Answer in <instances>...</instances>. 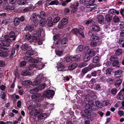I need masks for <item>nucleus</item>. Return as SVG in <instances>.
I'll list each match as a JSON object with an SVG mask.
<instances>
[{
  "mask_svg": "<svg viewBox=\"0 0 124 124\" xmlns=\"http://www.w3.org/2000/svg\"><path fill=\"white\" fill-rule=\"evenodd\" d=\"M109 103V101H105L103 102V105L104 106H107Z\"/></svg>",
  "mask_w": 124,
  "mask_h": 124,
  "instance_id": "bf43d9fd",
  "label": "nucleus"
},
{
  "mask_svg": "<svg viewBox=\"0 0 124 124\" xmlns=\"http://www.w3.org/2000/svg\"><path fill=\"white\" fill-rule=\"evenodd\" d=\"M9 20L8 19H6L3 20L2 22V24H3L5 25H7L9 23Z\"/></svg>",
  "mask_w": 124,
  "mask_h": 124,
  "instance_id": "3c124183",
  "label": "nucleus"
},
{
  "mask_svg": "<svg viewBox=\"0 0 124 124\" xmlns=\"http://www.w3.org/2000/svg\"><path fill=\"white\" fill-rule=\"evenodd\" d=\"M52 20V19L51 17H49L47 19V25L50 27H52L53 24Z\"/></svg>",
  "mask_w": 124,
  "mask_h": 124,
  "instance_id": "a211bd4d",
  "label": "nucleus"
},
{
  "mask_svg": "<svg viewBox=\"0 0 124 124\" xmlns=\"http://www.w3.org/2000/svg\"><path fill=\"white\" fill-rule=\"evenodd\" d=\"M33 26H34L32 25L30 26L28 25H27L25 28V30L27 31L29 30L30 32H31L33 29Z\"/></svg>",
  "mask_w": 124,
  "mask_h": 124,
  "instance_id": "5701e85b",
  "label": "nucleus"
},
{
  "mask_svg": "<svg viewBox=\"0 0 124 124\" xmlns=\"http://www.w3.org/2000/svg\"><path fill=\"white\" fill-rule=\"evenodd\" d=\"M120 28L121 29H123L124 28V23L123 22H122L120 24Z\"/></svg>",
  "mask_w": 124,
  "mask_h": 124,
  "instance_id": "69168bd1",
  "label": "nucleus"
},
{
  "mask_svg": "<svg viewBox=\"0 0 124 124\" xmlns=\"http://www.w3.org/2000/svg\"><path fill=\"white\" fill-rule=\"evenodd\" d=\"M88 68L86 67L82 70V72L84 74H85L88 71Z\"/></svg>",
  "mask_w": 124,
  "mask_h": 124,
  "instance_id": "5fc2aeb1",
  "label": "nucleus"
},
{
  "mask_svg": "<svg viewBox=\"0 0 124 124\" xmlns=\"http://www.w3.org/2000/svg\"><path fill=\"white\" fill-rule=\"evenodd\" d=\"M86 7L87 8H94L97 7V5L95 4H92L91 5H87Z\"/></svg>",
  "mask_w": 124,
  "mask_h": 124,
  "instance_id": "4c0bfd02",
  "label": "nucleus"
},
{
  "mask_svg": "<svg viewBox=\"0 0 124 124\" xmlns=\"http://www.w3.org/2000/svg\"><path fill=\"white\" fill-rule=\"evenodd\" d=\"M19 19L18 18H16L14 19V23L15 25L17 26L19 23Z\"/></svg>",
  "mask_w": 124,
  "mask_h": 124,
  "instance_id": "e433bc0d",
  "label": "nucleus"
},
{
  "mask_svg": "<svg viewBox=\"0 0 124 124\" xmlns=\"http://www.w3.org/2000/svg\"><path fill=\"white\" fill-rule=\"evenodd\" d=\"M100 58L99 57L96 56L93 59V62L94 63H96L99 62Z\"/></svg>",
  "mask_w": 124,
  "mask_h": 124,
  "instance_id": "ea45409f",
  "label": "nucleus"
},
{
  "mask_svg": "<svg viewBox=\"0 0 124 124\" xmlns=\"http://www.w3.org/2000/svg\"><path fill=\"white\" fill-rule=\"evenodd\" d=\"M60 35L59 34H58L55 35L53 37V39L54 40H55L58 39L60 37Z\"/></svg>",
  "mask_w": 124,
  "mask_h": 124,
  "instance_id": "0e129e2a",
  "label": "nucleus"
},
{
  "mask_svg": "<svg viewBox=\"0 0 124 124\" xmlns=\"http://www.w3.org/2000/svg\"><path fill=\"white\" fill-rule=\"evenodd\" d=\"M36 14L35 13H33L31 15V20L34 23L33 24L35 27L37 26L38 24L39 21L36 20Z\"/></svg>",
  "mask_w": 124,
  "mask_h": 124,
  "instance_id": "423d86ee",
  "label": "nucleus"
},
{
  "mask_svg": "<svg viewBox=\"0 0 124 124\" xmlns=\"http://www.w3.org/2000/svg\"><path fill=\"white\" fill-rule=\"evenodd\" d=\"M123 72V71L121 70H119L116 71L114 72L115 77L118 78L121 77Z\"/></svg>",
  "mask_w": 124,
  "mask_h": 124,
  "instance_id": "1a4fd4ad",
  "label": "nucleus"
},
{
  "mask_svg": "<svg viewBox=\"0 0 124 124\" xmlns=\"http://www.w3.org/2000/svg\"><path fill=\"white\" fill-rule=\"evenodd\" d=\"M105 18L107 21H110L111 20L112 17L110 14H107L105 16Z\"/></svg>",
  "mask_w": 124,
  "mask_h": 124,
  "instance_id": "f704fd0d",
  "label": "nucleus"
},
{
  "mask_svg": "<svg viewBox=\"0 0 124 124\" xmlns=\"http://www.w3.org/2000/svg\"><path fill=\"white\" fill-rule=\"evenodd\" d=\"M69 11L70 10L68 8H66L64 9V12L65 14L69 13Z\"/></svg>",
  "mask_w": 124,
  "mask_h": 124,
  "instance_id": "338daca9",
  "label": "nucleus"
},
{
  "mask_svg": "<svg viewBox=\"0 0 124 124\" xmlns=\"http://www.w3.org/2000/svg\"><path fill=\"white\" fill-rule=\"evenodd\" d=\"M84 50L86 54L91 57L94 56L96 54L94 50L93 49H90L88 46H85Z\"/></svg>",
  "mask_w": 124,
  "mask_h": 124,
  "instance_id": "20e7f679",
  "label": "nucleus"
},
{
  "mask_svg": "<svg viewBox=\"0 0 124 124\" xmlns=\"http://www.w3.org/2000/svg\"><path fill=\"white\" fill-rule=\"evenodd\" d=\"M119 18L117 16H115L113 18V21L115 23H118L119 21Z\"/></svg>",
  "mask_w": 124,
  "mask_h": 124,
  "instance_id": "603ef678",
  "label": "nucleus"
},
{
  "mask_svg": "<svg viewBox=\"0 0 124 124\" xmlns=\"http://www.w3.org/2000/svg\"><path fill=\"white\" fill-rule=\"evenodd\" d=\"M9 35L10 38H13V40H15L16 36L14 32L13 31H11L9 33Z\"/></svg>",
  "mask_w": 124,
  "mask_h": 124,
  "instance_id": "b1692460",
  "label": "nucleus"
},
{
  "mask_svg": "<svg viewBox=\"0 0 124 124\" xmlns=\"http://www.w3.org/2000/svg\"><path fill=\"white\" fill-rule=\"evenodd\" d=\"M87 63L84 62H81L80 63L78 67L80 68H82L87 66Z\"/></svg>",
  "mask_w": 124,
  "mask_h": 124,
  "instance_id": "c03bdc74",
  "label": "nucleus"
},
{
  "mask_svg": "<svg viewBox=\"0 0 124 124\" xmlns=\"http://www.w3.org/2000/svg\"><path fill=\"white\" fill-rule=\"evenodd\" d=\"M99 37L94 35L91 37L90 40H91L96 41V42H99Z\"/></svg>",
  "mask_w": 124,
  "mask_h": 124,
  "instance_id": "6ab92c4d",
  "label": "nucleus"
},
{
  "mask_svg": "<svg viewBox=\"0 0 124 124\" xmlns=\"http://www.w3.org/2000/svg\"><path fill=\"white\" fill-rule=\"evenodd\" d=\"M91 45L92 46H96L97 44V43L96 41L91 40Z\"/></svg>",
  "mask_w": 124,
  "mask_h": 124,
  "instance_id": "13d9d810",
  "label": "nucleus"
},
{
  "mask_svg": "<svg viewBox=\"0 0 124 124\" xmlns=\"http://www.w3.org/2000/svg\"><path fill=\"white\" fill-rule=\"evenodd\" d=\"M117 97L118 99L120 100H122L123 99V95L120 93H118Z\"/></svg>",
  "mask_w": 124,
  "mask_h": 124,
  "instance_id": "09e8293b",
  "label": "nucleus"
},
{
  "mask_svg": "<svg viewBox=\"0 0 124 124\" xmlns=\"http://www.w3.org/2000/svg\"><path fill=\"white\" fill-rule=\"evenodd\" d=\"M5 96L6 95L3 92L1 93L0 94V96L1 98L2 99H4Z\"/></svg>",
  "mask_w": 124,
  "mask_h": 124,
  "instance_id": "774afa93",
  "label": "nucleus"
},
{
  "mask_svg": "<svg viewBox=\"0 0 124 124\" xmlns=\"http://www.w3.org/2000/svg\"><path fill=\"white\" fill-rule=\"evenodd\" d=\"M54 94V91L52 90H47L43 93V95L48 98L52 97Z\"/></svg>",
  "mask_w": 124,
  "mask_h": 124,
  "instance_id": "39448f33",
  "label": "nucleus"
},
{
  "mask_svg": "<svg viewBox=\"0 0 124 124\" xmlns=\"http://www.w3.org/2000/svg\"><path fill=\"white\" fill-rule=\"evenodd\" d=\"M42 109H39V108L37 107L31 111L30 113L32 116H38V119L41 120L47 117V114L46 113H42Z\"/></svg>",
  "mask_w": 124,
  "mask_h": 124,
  "instance_id": "f257e3e1",
  "label": "nucleus"
},
{
  "mask_svg": "<svg viewBox=\"0 0 124 124\" xmlns=\"http://www.w3.org/2000/svg\"><path fill=\"white\" fill-rule=\"evenodd\" d=\"M38 67V66L35 64H31L29 65L28 67V70H31L33 69L34 68H36Z\"/></svg>",
  "mask_w": 124,
  "mask_h": 124,
  "instance_id": "c9c22d12",
  "label": "nucleus"
},
{
  "mask_svg": "<svg viewBox=\"0 0 124 124\" xmlns=\"http://www.w3.org/2000/svg\"><path fill=\"white\" fill-rule=\"evenodd\" d=\"M83 45H81L78 46L76 50L77 53H79L83 50Z\"/></svg>",
  "mask_w": 124,
  "mask_h": 124,
  "instance_id": "bb28decb",
  "label": "nucleus"
},
{
  "mask_svg": "<svg viewBox=\"0 0 124 124\" xmlns=\"http://www.w3.org/2000/svg\"><path fill=\"white\" fill-rule=\"evenodd\" d=\"M31 38V34L27 33L25 35V39L26 40H29Z\"/></svg>",
  "mask_w": 124,
  "mask_h": 124,
  "instance_id": "37998d69",
  "label": "nucleus"
},
{
  "mask_svg": "<svg viewBox=\"0 0 124 124\" xmlns=\"http://www.w3.org/2000/svg\"><path fill=\"white\" fill-rule=\"evenodd\" d=\"M26 2V0H18L17 2L19 5H24Z\"/></svg>",
  "mask_w": 124,
  "mask_h": 124,
  "instance_id": "2f4dec72",
  "label": "nucleus"
},
{
  "mask_svg": "<svg viewBox=\"0 0 124 124\" xmlns=\"http://www.w3.org/2000/svg\"><path fill=\"white\" fill-rule=\"evenodd\" d=\"M62 51L57 50L56 51V53L57 55L59 56H61L62 55Z\"/></svg>",
  "mask_w": 124,
  "mask_h": 124,
  "instance_id": "4d7b16f0",
  "label": "nucleus"
},
{
  "mask_svg": "<svg viewBox=\"0 0 124 124\" xmlns=\"http://www.w3.org/2000/svg\"><path fill=\"white\" fill-rule=\"evenodd\" d=\"M78 66V65L76 63H73L70 65L68 67L69 70H72L75 69Z\"/></svg>",
  "mask_w": 124,
  "mask_h": 124,
  "instance_id": "aec40b11",
  "label": "nucleus"
},
{
  "mask_svg": "<svg viewBox=\"0 0 124 124\" xmlns=\"http://www.w3.org/2000/svg\"><path fill=\"white\" fill-rule=\"evenodd\" d=\"M72 31L73 33L77 35L80 33V31L78 29L76 28L73 29L72 30Z\"/></svg>",
  "mask_w": 124,
  "mask_h": 124,
  "instance_id": "7c9ffc66",
  "label": "nucleus"
},
{
  "mask_svg": "<svg viewBox=\"0 0 124 124\" xmlns=\"http://www.w3.org/2000/svg\"><path fill=\"white\" fill-rule=\"evenodd\" d=\"M94 105L93 102L92 101H89L88 104H86L85 106V108H88V109L90 110H92V108Z\"/></svg>",
  "mask_w": 124,
  "mask_h": 124,
  "instance_id": "9d476101",
  "label": "nucleus"
},
{
  "mask_svg": "<svg viewBox=\"0 0 124 124\" xmlns=\"http://www.w3.org/2000/svg\"><path fill=\"white\" fill-rule=\"evenodd\" d=\"M117 58L116 55H112L110 57V60L111 61H114L117 60Z\"/></svg>",
  "mask_w": 124,
  "mask_h": 124,
  "instance_id": "a18cd8bd",
  "label": "nucleus"
},
{
  "mask_svg": "<svg viewBox=\"0 0 124 124\" xmlns=\"http://www.w3.org/2000/svg\"><path fill=\"white\" fill-rule=\"evenodd\" d=\"M44 30L42 28H39L38 29L37 31H34L32 34L34 35H36L38 37H39L40 36L41 33L44 34Z\"/></svg>",
  "mask_w": 124,
  "mask_h": 124,
  "instance_id": "0eeeda50",
  "label": "nucleus"
},
{
  "mask_svg": "<svg viewBox=\"0 0 124 124\" xmlns=\"http://www.w3.org/2000/svg\"><path fill=\"white\" fill-rule=\"evenodd\" d=\"M46 23V20L45 18L41 19L40 21V24L42 26H44Z\"/></svg>",
  "mask_w": 124,
  "mask_h": 124,
  "instance_id": "4be33fe9",
  "label": "nucleus"
},
{
  "mask_svg": "<svg viewBox=\"0 0 124 124\" xmlns=\"http://www.w3.org/2000/svg\"><path fill=\"white\" fill-rule=\"evenodd\" d=\"M68 20L66 18H63L61 21V23L63 25L66 24L68 22Z\"/></svg>",
  "mask_w": 124,
  "mask_h": 124,
  "instance_id": "393cba45",
  "label": "nucleus"
},
{
  "mask_svg": "<svg viewBox=\"0 0 124 124\" xmlns=\"http://www.w3.org/2000/svg\"><path fill=\"white\" fill-rule=\"evenodd\" d=\"M119 62L118 61L116 60L114 61L113 63V65L114 66H117L119 63Z\"/></svg>",
  "mask_w": 124,
  "mask_h": 124,
  "instance_id": "052dcab7",
  "label": "nucleus"
},
{
  "mask_svg": "<svg viewBox=\"0 0 124 124\" xmlns=\"http://www.w3.org/2000/svg\"><path fill=\"white\" fill-rule=\"evenodd\" d=\"M26 63V62L25 61H23L20 62V65L21 66H25Z\"/></svg>",
  "mask_w": 124,
  "mask_h": 124,
  "instance_id": "680f3d73",
  "label": "nucleus"
},
{
  "mask_svg": "<svg viewBox=\"0 0 124 124\" xmlns=\"http://www.w3.org/2000/svg\"><path fill=\"white\" fill-rule=\"evenodd\" d=\"M122 52V50L121 49H117L115 52L116 54L117 55H120Z\"/></svg>",
  "mask_w": 124,
  "mask_h": 124,
  "instance_id": "58836bf2",
  "label": "nucleus"
},
{
  "mask_svg": "<svg viewBox=\"0 0 124 124\" xmlns=\"http://www.w3.org/2000/svg\"><path fill=\"white\" fill-rule=\"evenodd\" d=\"M22 50L26 51L28 50H30L31 48V47L29 46L28 44H25L22 45L21 46Z\"/></svg>",
  "mask_w": 124,
  "mask_h": 124,
  "instance_id": "9b49d317",
  "label": "nucleus"
},
{
  "mask_svg": "<svg viewBox=\"0 0 124 124\" xmlns=\"http://www.w3.org/2000/svg\"><path fill=\"white\" fill-rule=\"evenodd\" d=\"M43 75L42 74H39L37 77L34 82L32 83L33 85H35L41 83L43 80L44 79Z\"/></svg>",
  "mask_w": 124,
  "mask_h": 124,
  "instance_id": "7ed1b4c3",
  "label": "nucleus"
},
{
  "mask_svg": "<svg viewBox=\"0 0 124 124\" xmlns=\"http://www.w3.org/2000/svg\"><path fill=\"white\" fill-rule=\"evenodd\" d=\"M97 19L98 22L100 24H101L104 21V18L103 16L101 15L98 16Z\"/></svg>",
  "mask_w": 124,
  "mask_h": 124,
  "instance_id": "dca6fc26",
  "label": "nucleus"
},
{
  "mask_svg": "<svg viewBox=\"0 0 124 124\" xmlns=\"http://www.w3.org/2000/svg\"><path fill=\"white\" fill-rule=\"evenodd\" d=\"M59 3V2L57 0H55L51 1L49 3L50 5H58Z\"/></svg>",
  "mask_w": 124,
  "mask_h": 124,
  "instance_id": "79ce46f5",
  "label": "nucleus"
},
{
  "mask_svg": "<svg viewBox=\"0 0 124 124\" xmlns=\"http://www.w3.org/2000/svg\"><path fill=\"white\" fill-rule=\"evenodd\" d=\"M36 53L35 51H34L31 50V48L30 50H28L27 51L26 53L28 55H32Z\"/></svg>",
  "mask_w": 124,
  "mask_h": 124,
  "instance_id": "a878e982",
  "label": "nucleus"
},
{
  "mask_svg": "<svg viewBox=\"0 0 124 124\" xmlns=\"http://www.w3.org/2000/svg\"><path fill=\"white\" fill-rule=\"evenodd\" d=\"M8 54L6 52H0V56L5 57L8 56Z\"/></svg>",
  "mask_w": 124,
  "mask_h": 124,
  "instance_id": "72a5a7b5",
  "label": "nucleus"
},
{
  "mask_svg": "<svg viewBox=\"0 0 124 124\" xmlns=\"http://www.w3.org/2000/svg\"><path fill=\"white\" fill-rule=\"evenodd\" d=\"M96 105L97 107L101 108L102 107V104L100 101H96L95 102Z\"/></svg>",
  "mask_w": 124,
  "mask_h": 124,
  "instance_id": "a19ab883",
  "label": "nucleus"
},
{
  "mask_svg": "<svg viewBox=\"0 0 124 124\" xmlns=\"http://www.w3.org/2000/svg\"><path fill=\"white\" fill-rule=\"evenodd\" d=\"M60 17H55L54 19V23H57L59 20Z\"/></svg>",
  "mask_w": 124,
  "mask_h": 124,
  "instance_id": "864d4df0",
  "label": "nucleus"
},
{
  "mask_svg": "<svg viewBox=\"0 0 124 124\" xmlns=\"http://www.w3.org/2000/svg\"><path fill=\"white\" fill-rule=\"evenodd\" d=\"M73 57L74 56H73L66 57V61L67 62H70L72 61H73L74 60Z\"/></svg>",
  "mask_w": 124,
  "mask_h": 124,
  "instance_id": "cd10ccee",
  "label": "nucleus"
},
{
  "mask_svg": "<svg viewBox=\"0 0 124 124\" xmlns=\"http://www.w3.org/2000/svg\"><path fill=\"white\" fill-rule=\"evenodd\" d=\"M87 108H86L84 110L85 113L88 116H91V112L87 109Z\"/></svg>",
  "mask_w": 124,
  "mask_h": 124,
  "instance_id": "8fccbe9b",
  "label": "nucleus"
},
{
  "mask_svg": "<svg viewBox=\"0 0 124 124\" xmlns=\"http://www.w3.org/2000/svg\"><path fill=\"white\" fill-rule=\"evenodd\" d=\"M112 71V69L110 68H108L107 70H106L104 72L107 75L108 74H111V72Z\"/></svg>",
  "mask_w": 124,
  "mask_h": 124,
  "instance_id": "de8ad7c7",
  "label": "nucleus"
},
{
  "mask_svg": "<svg viewBox=\"0 0 124 124\" xmlns=\"http://www.w3.org/2000/svg\"><path fill=\"white\" fill-rule=\"evenodd\" d=\"M111 93L112 94H114L117 92V90L116 89H113L111 90Z\"/></svg>",
  "mask_w": 124,
  "mask_h": 124,
  "instance_id": "e2e57ef3",
  "label": "nucleus"
},
{
  "mask_svg": "<svg viewBox=\"0 0 124 124\" xmlns=\"http://www.w3.org/2000/svg\"><path fill=\"white\" fill-rule=\"evenodd\" d=\"M122 82V79H117L115 82L114 85L116 87H118L121 85Z\"/></svg>",
  "mask_w": 124,
  "mask_h": 124,
  "instance_id": "2eb2a0df",
  "label": "nucleus"
},
{
  "mask_svg": "<svg viewBox=\"0 0 124 124\" xmlns=\"http://www.w3.org/2000/svg\"><path fill=\"white\" fill-rule=\"evenodd\" d=\"M32 39L33 40V41L34 42L38 43L39 45H41L42 44V42L40 41L39 39L35 36H33Z\"/></svg>",
  "mask_w": 124,
  "mask_h": 124,
  "instance_id": "f3484780",
  "label": "nucleus"
},
{
  "mask_svg": "<svg viewBox=\"0 0 124 124\" xmlns=\"http://www.w3.org/2000/svg\"><path fill=\"white\" fill-rule=\"evenodd\" d=\"M74 60H79L81 57V55L80 54H77L75 56H73Z\"/></svg>",
  "mask_w": 124,
  "mask_h": 124,
  "instance_id": "49530a36",
  "label": "nucleus"
},
{
  "mask_svg": "<svg viewBox=\"0 0 124 124\" xmlns=\"http://www.w3.org/2000/svg\"><path fill=\"white\" fill-rule=\"evenodd\" d=\"M14 7L13 6H11L9 5L7 6L6 8V10L9 12H10L11 10H14Z\"/></svg>",
  "mask_w": 124,
  "mask_h": 124,
  "instance_id": "c756f323",
  "label": "nucleus"
},
{
  "mask_svg": "<svg viewBox=\"0 0 124 124\" xmlns=\"http://www.w3.org/2000/svg\"><path fill=\"white\" fill-rule=\"evenodd\" d=\"M32 83V82L31 81L28 80L23 81L22 83V84L24 85H29Z\"/></svg>",
  "mask_w": 124,
  "mask_h": 124,
  "instance_id": "412c9836",
  "label": "nucleus"
},
{
  "mask_svg": "<svg viewBox=\"0 0 124 124\" xmlns=\"http://www.w3.org/2000/svg\"><path fill=\"white\" fill-rule=\"evenodd\" d=\"M68 42V39L66 38H64L63 39H59L57 42L55 44L56 46H54L53 45L52 46V48H55L58 47L60 46V45L62 47H64L66 46V44Z\"/></svg>",
  "mask_w": 124,
  "mask_h": 124,
  "instance_id": "f03ea898",
  "label": "nucleus"
},
{
  "mask_svg": "<svg viewBox=\"0 0 124 124\" xmlns=\"http://www.w3.org/2000/svg\"><path fill=\"white\" fill-rule=\"evenodd\" d=\"M91 28L93 30L95 31H99L101 30L100 27L99 26L95 24L92 25Z\"/></svg>",
  "mask_w": 124,
  "mask_h": 124,
  "instance_id": "ddd939ff",
  "label": "nucleus"
},
{
  "mask_svg": "<svg viewBox=\"0 0 124 124\" xmlns=\"http://www.w3.org/2000/svg\"><path fill=\"white\" fill-rule=\"evenodd\" d=\"M21 74L22 75L24 76L30 75L31 74V73L30 72L25 71H22L21 73Z\"/></svg>",
  "mask_w": 124,
  "mask_h": 124,
  "instance_id": "c85d7f7f",
  "label": "nucleus"
},
{
  "mask_svg": "<svg viewBox=\"0 0 124 124\" xmlns=\"http://www.w3.org/2000/svg\"><path fill=\"white\" fill-rule=\"evenodd\" d=\"M79 5V2H77L76 3H75L71 6L72 8V12H74L76 11L78 9V7Z\"/></svg>",
  "mask_w": 124,
  "mask_h": 124,
  "instance_id": "f8f14e48",
  "label": "nucleus"
},
{
  "mask_svg": "<svg viewBox=\"0 0 124 124\" xmlns=\"http://www.w3.org/2000/svg\"><path fill=\"white\" fill-rule=\"evenodd\" d=\"M57 67L58 70L59 71H63L66 70L65 67L61 63L58 64Z\"/></svg>",
  "mask_w": 124,
  "mask_h": 124,
  "instance_id": "6e6552de",
  "label": "nucleus"
},
{
  "mask_svg": "<svg viewBox=\"0 0 124 124\" xmlns=\"http://www.w3.org/2000/svg\"><path fill=\"white\" fill-rule=\"evenodd\" d=\"M36 88L35 89H31L30 90V92L31 94H34L35 93H36L38 92V91H37L36 90Z\"/></svg>",
  "mask_w": 124,
  "mask_h": 124,
  "instance_id": "6e6d98bb",
  "label": "nucleus"
},
{
  "mask_svg": "<svg viewBox=\"0 0 124 124\" xmlns=\"http://www.w3.org/2000/svg\"><path fill=\"white\" fill-rule=\"evenodd\" d=\"M45 87V83H43L40 84L37 86L36 90L38 92L39 90H41L44 89Z\"/></svg>",
  "mask_w": 124,
  "mask_h": 124,
  "instance_id": "4468645a",
  "label": "nucleus"
},
{
  "mask_svg": "<svg viewBox=\"0 0 124 124\" xmlns=\"http://www.w3.org/2000/svg\"><path fill=\"white\" fill-rule=\"evenodd\" d=\"M118 43L120 45H122V46L124 47V39L123 38H120L119 40Z\"/></svg>",
  "mask_w": 124,
  "mask_h": 124,
  "instance_id": "473e14b6",
  "label": "nucleus"
}]
</instances>
